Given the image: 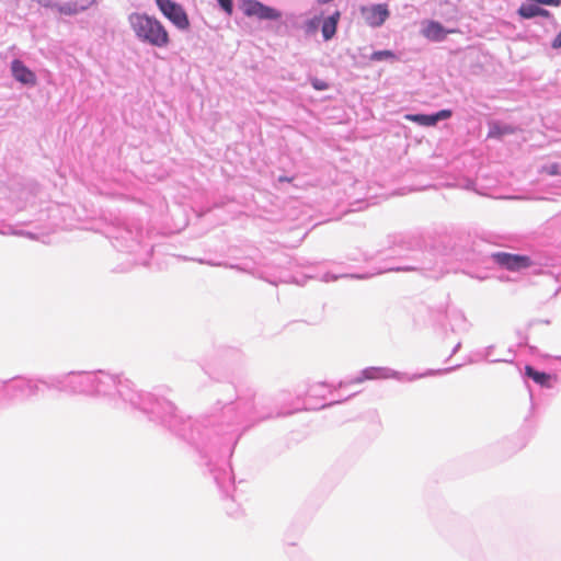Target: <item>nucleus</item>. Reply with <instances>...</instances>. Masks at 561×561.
<instances>
[{
	"label": "nucleus",
	"mask_w": 561,
	"mask_h": 561,
	"mask_svg": "<svg viewBox=\"0 0 561 561\" xmlns=\"http://www.w3.org/2000/svg\"><path fill=\"white\" fill-rule=\"evenodd\" d=\"M279 181H290V179H287V178H279Z\"/></svg>",
	"instance_id": "20"
},
{
	"label": "nucleus",
	"mask_w": 561,
	"mask_h": 561,
	"mask_svg": "<svg viewBox=\"0 0 561 561\" xmlns=\"http://www.w3.org/2000/svg\"><path fill=\"white\" fill-rule=\"evenodd\" d=\"M450 116H451L450 110H442V111L437 112L436 114H434L435 124L438 121L449 118Z\"/></svg>",
	"instance_id": "17"
},
{
	"label": "nucleus",
	"mask_w": 561,
	"mask_h": 561,
	"mask_svg": "<svg viewBox=\"0 0 561 561\" xmlns=\"http://www.w3.org/2000/svg\"><path fill=\"white\" fill-rule=\"evenodd\" d=\"M220 7L230 15L232 13V0H218Z\"/></svg>",
	"instance_id": "18"
},
{
	"label": "nucleus",
	"mask_w": 561,
	"mask_h": 561,
	"mask_svg": "<svg viewBox=\"0 0 561 561\" xmlns=\"http://www.w3.org/2000/svg\"><path fill=\"white\" fill-rule=\"evenodd\" d=\"M128 21L136 36L156 47H165L170 39L165 27L160 21L147 14L133 13Z\"/></svg>",
	"instance_id": "1"
},
{
	"label": "nucleus",
	"mask_w": 561,
	"mask_h": 561,
	"mask_svg": "<svg viewBox=\"0 0 561 561\" xmlns=\"http://www.w3.org/2000/svg\"><path fill=\"white\" fill-rule=\"evenodd\" d=\"M408 119L412 122H416L420 125L423 126H433L435 125V118L434 115H424V114H416V115H408Z\"/></svg>",
	"instance_id": "13"
},
{
	"label": "nucleus",
	"mask_w": 561,
	"mask_h": 561,
	"mask_svg": "<svg viewBox=\"0 0 561 561\" xmlns=\"http://www.w3.org/2000/svg\"><path fill=\"white\" fill-rule=\"evenodd\" d=\"M537 16H543V18H549L550 16V12L546 9H542L538 5V9H537Z\"/></svg>",
	"instance_id": "19"
},
{
	"label": "nucleus",
	"mask_w": 561,
	"mask_h": 561,
	"mask_svg": "<svg viewBox=\"0 0 561 561\" xmlns=\"http://www.w3.org/2000/svg\"><path fill=\"white\" fill-rule=\"evenodd\" d=\"M541 172H545L549 175H557L559 174V165L557 163H552L550 165L543 167Z\"/></svg>",
	"instance_id": "16"
},
{
	"label": "nucleus",
	"mask_w": 561,
	"mask_h": 561,
	"mask_svg": "<svg viewBox=\"0 0 561 561\" xmlns=\"http://www.w3.org/2000/svg\"><path fill=\"white\" fill-rule=\"evenodd\" d=\"M455 31L451 30V31H447L443 27V25L436 21H428L422 33L423 35L431 39V41H434V42H440L443 41L447 34L449 33H454Z\"/></svg>",
	"instance_id": "7"
},
{
	"label": "nucleus",
	"mask_w": 561,
	"mask_h": 561,
	"mask_svg": "<svg viewBox=\"0 0 561 561\" xmlns=\"http://www.w3.org/2000/svg\"><path fill=\"white\" fill-rule=\"evenodd\" d=\"M160 11L179 28L186 30L190 26L187 14L183 8L171 0H156Z\"/></svg>",
	"instance_id": "2"
},
{
	"label": "nucleus",
	"mask_w": 561,
	"mask_h": 561,
	"mask_svg": "<svg viewBox=\"0 0 561 561\" xmlns=\"http://www.w3.org/2000/svg\"><path fill=\"white\" fill-rule=\"evenodd\" d=\"M247 16H257L261 20H278L280 13L274 8L267 7L257 0H245L242 4Z\"/></svg>",
	"instance_id": "4"
},
{
	"label": "nucleus",
	"mask_w": 561,
	"mask_h": 561,
	"mask_svg": "<svg viewBox=\"0 0 561 561\" xmlns=\"http://www.w3.org/2000/svg\"><path fill=\"white\" fill-rule=\"evenodd\" d=\"M396 58L394 54L391 50H378L371 54L370 59L375 61H380L383 59H393Z\"/></svg>",
	"instance_id": "14"
},
{
	"label": "nucleus",
	"mask_w": 561,
	"mask_h": 561,
	"mask_svg": "<svg viewBox=\"0 0 561 561\" xmlns=\"http://www.w3.org/2000/svg\"><path fill=\"white\" fill-rule=\"evenodd\" d=\"M515 133V128L511 125H501L499 123H492L488 133L489 138H500L504 135H511Z\"/></svg>",
	"instance_id": "10"
},
{
	"label": "nucleus",
	"mask_w": 561,
	"mask_h": 561,
	"mask_svg": "<svg viewBox=\"0 0 561 561\" xmlns=\"http://www.w3.org/2000/svg\"><path fill=\"white\" fill-rule=\"evenodd\" d=\"M311 84L318 91H323V90H327L329 88V84L325 81H323V80H321L319 78H312L311 79Z\"/></svg>",
	"instance_id": "15"
},
{
	"label": "nucleus",
	"mask_w": 561,
	"mask_h": 561,
	"mask_svg": "<svg viewBox=\"0 0 561 561\" xmlns=\"http://www.w3.org/2000/svg\"><path fill=\"white\" fill-rule=\"evenodd\" d=\"M494 261L508 271H519L531 266L533 262L527 255L497 252L493 254Z\"/></svg>",
	"instance_id": "3"
},
{
	"label": "nucleus",
	"mask_w": 561,
	"mask_h": 561,
	"mask_svg": "<svg viewBox=\"0 0 561 561\" xmlns=\"http://www.w3.org/2000/svg\"><path fill=\"white\" fill-rule=\"evenodd\" d=\"M56 9L60 14L73 15L84 10L85 7L79 5L77 2H68L65 4L56 5Z\"/></svg>",
	"instance_id": "11"
},
{
	"label": "nucleus",
	"mask_w": 561,
	"mask_h": 561,
	"mask_svg": "<svg viewBox=\"0 0 561 561\" xmlns=\"http://www.w3.org/2000/svg\"><path fill=\"white\" fill-rule=\"evenodd\" d=\"M340 19V12H335L329 16L322 25V35L325 41L331 39L336 33L337 21Z\"/></svg>",
	"instance_id": "8"
},
{
	"label": "nucleus",
	"mask_w": 561,
	"mask_h": 561,
	"mask_svg": "<svg viewBox=\"0 0 561 561\" xmlns=\"http://www.w3.org/2000/svg\"><path fill=\"white\" fill-rule=\"evenodd\" d=\"M525 374L527 377L531 378L536 383L540 385V386H543V387H550V380H551V376L546 374V373H542V371H538L536 370L534 367L527 365L525 367Z\"/></svg>",
	"instance_id": "9"
},
{
	"label": "nucleus",
	"mask_w": 561,
	"mask_h": 561,
	"mask_svg": "<svg viewBox=\"0 0 561 561\" xmlns=\"http://www.w3.org/2000/svg\"><path fill=\"white\" fill-rule=\"evenodd\" d=\"M363 12L367 24L373 27L382 25L389 16V10L386 4H376Z\"/></svg>",
	"instance_id": "5"
},
{
	"label": "nucleus",
	"mask_w": 561,
	"mask_h": 561,
	"mask_svg": "<svg viewBox=\"0 0 561 561\" xmlns=\"http://www.w3.org/2000/svg\"><path fill=\"white\" fill-rule=\"evenodd\" d=\"M538 3H523L518 9V14L524 19L537 16Z\"/></svg>",
	"instance_id": "12"
},
{
	"label": "nucleus",
	"mask_w": 561,
	"mask_h": 561,
	"mask_svg": "<svg viewBox=\"0 0 561 561\" xmlns=\"http://www.w3.org/2000/svg\"><path fill=\"white\" fill-rule=\"evenodd\" d=\"M11 70L14 79L23 84L35 85L37 83L36 76L22 61L13 60Z\"/></svg>",
	"instance_id": "6"
}]
</instances>
